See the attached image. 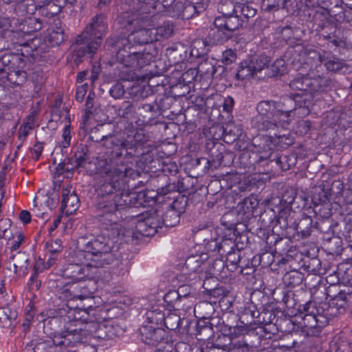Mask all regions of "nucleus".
Returning a JSON list of instances; mask_svg holds the SVG:
<instances>
[{"instance_id": "51", "label": "nucleus", "mask_w": 352, "mask_h": 352, "mask_svg": "<svg viewBox=\"0 0 352 352\" xmlns=\"http://www.w3.org/2000/svg\"><path fill=\"white\" fill-rule=\"evenodd\" d=\"M235 243L230 239H223L216 247L221 254H228L236 250Z\"/></svg>"}, {"instance_id": "49", "label": "nucleus", "mask_w": 352, "mask_h": 352, "mask_svg": "<svg viewBox=\"0 0 352 352\" xmlns=\"http://www.w3.org/2000/svg\"><path fill=\"white\" fill-rule=\"evenodd\" d=\"M135 112V107L129 101H124L116 109V113L119 117L129 118Z\"/></svg>"}, {"instance_id": "33", "label": "nucleus", "mask_w": 352, "mask_h": 352, "mask_svg": "<svg viewBox=\"0 0 352 352\" xmlns=\"http://www.w3.org/2000/svg\"><path fill=\"white\" fill-rule=\"evenodd\" d=\"M287 65L283 58L276 59L270 67H266L265 74L267 76L272 78L278 76H283L287 72Z\"/></svg>"}, {"instance_id": "21", "label": "nucleus", "mask_w": 352, "mask_h": 352, "mask_svg": "<svg viewBox=\"0 0 352 352\" xmlns=\"http://www.w3.org/2000/svg\"><path fill=\"white\" fill-rule=\"evenodd\" d=\"M321 36L324 40L328 41L336 47H340L344 44L342 38L340 36V32L333 24L327 23L324 25L321 30Z\"/></svg>"}, {"instance_id": "14", "label": "nucleus", "mask_w": 352, "mask_h": 352, "mask_svg": "<svg viewBox=\"0 0 352 352\" xmlns=\"http://www.w3.org/2000/svg\"><path fill=\"white\" fill-rule=\"evenodd\" d=\"M318 58L329 72L344 74L352 70L351 66L346 65L342 60L329 53L324 52L322 54H319Z\"/></svg>"}, {"instance_id": "20", "label": "nucleus", "mask_w": 352, "mask_h": 352, "mask_svg": "<svg viewBox=\"0 0 352 352\" xmlns=\"http://www.w3.org/2000/svg\"><path fill=\"white\" fill-rule=\"evenodd\" d=\"M9 263L13 264L14 272L19 274H26L30 264L28 254L24 252L12 253L9 258Z\"/></svg>"}, {"instance_id": "16", "label": "nucleus", "mask_w": 352, "mask_h": 352, "mask_svg": "<svg viewBox=\"0 0 352 352\" xmlns=\"http://www.w3.org/2000/svg\"><path fill=\"white\" fill-rule=\"evenodd\" d=\"M98 271L94 270V267L90 265V263L86 264L85 267L77 264H69L65 270V274L75 280H81L84 276L89 279H94L98 276Z\"/></svg>"}, {"instance_id": "58", "label": "nucleus", "mask_w": 352, "mask_h": 352, "mask_svg": "<svg viewBox=\"0 0 352 352\" xmlns=\"http://www.w3.org/2000/svg\"><path fill=\"white\" fill-rule=\"evenodd\" d=\"M25 23L27 25V32H36L42 28V22L40 19L30 17L25 21Z\"/></svg>"}, {"instance_id": "7", "label": "nucleus", "mask_w": 352, "mask_h": 352, "mask_svg": "<svg viewBox=\"0 0 352 352\" xmlns=\"http://www.w3.org/2000/svg\"><path fill=\"white\" fill-rule=\"evenodd\" d=\"M95 311L90 306L89 309H82V314L80 318L85 322V329L87 331L86 344L94 346L98 342L113 340L123 333V329L113 322H101L92 320L89 318V311Z\"/></svg>"}, {"instance_id": "50", "label": "nucleus", "mask_w": 352, "mask_h": 352, "mask_svg": "<svg viewBox=\"0 0 352 352\" xmlns=\"http://www.w3.org/2000/svg\"><path fill=\"white\" fill-rule=\"evenodd\" d=\"M55 344L59 346L60 350H67L65 345L56 343V335H55L52 340H46L44 342H38L34 348V352H47L50 347Z\"/></svg>"}, {"instance_id": "27", "label": "nucleus", "mask_w": 352, "mask_h": 352, "mask_svg": "<svg viewBox=\"0 0 352 352\" xmlns=\"http://www.w3.org/2000/svg\"><path fill=\"white\" fill-rule=\"evenodd\" d=\"M160 221L161 227L164 226L166 227H173L177 225L180 220V214L177 211L168 208L163 213L159 211Z\"/></svg>"}, {"instance_id": "45", "label": "nucleus", "mask_w": 352, "mask_h": 352, "mask_svg": "<svg viewBox=\"0 0 352 352\" xmlns=\"http://www.w3.org/2000/svg\"><path fill=\"white\" fill-rule=\"evenodd\" d=\"M153 31L157 41L163 38L170 37L173 33V25L169 23H164L157 28H153Z\"/></svg>"}, {"instance_id": "1", "label": "nucleus", "mask_w": 352, "mask_h": 352, "mask_svg": "<svg viewBox=\"0 0 352 352\" xmlns=\"http://www.w3.org/2000/svg\"><path fill=\"white\" fill-rule=\"evenodd\" d=\"M96 173L104 178L100 185L95 206L98 221L109 230L118 229L120 210L135 204V192H129L131 179L140 176L138 170L129 166L128 160L104 153L96 158Z\"/></svg>"}, {"instance_id": "30", "label": "nucleus", "mask_w": 352, "mask_h": 352, "mask_svg": "<svg viewBox=\"0 0 352 352\" xmlns=\"http://www.w3.org/2000/svg\"><path fill=\"white\" fill-rule=\"evenodd\" d=\"M110 126L109 124H98L93 129H91L89 138L94 142H99L102 146L104 140L107 138L109 132L108 128Z\"/></svg>"}, {"instance_id": "10", "label": "nucleus", "mask_w": 352, "mask_h": 352, "mask_svg": "<svg viewBox=\"0 0 352 352\" xmlns=\"http://www.w3.org/2000/svg\"><path fill=\"white\" fill-rule=\"evenodd\" d=\"M224 7H220L219 10L222 15L217 16L214 21L215 28L224 30L231 36L232 33L242 26L243 19L239 18L232 12H226Z\"/></svg>"}, {"instance_id": "60", "label": "nucleus", "mask_w": 352, "mask_h": 352, "mask_svg": "<svg viewBox=\"0 0 352 352\" xmlns=\"http://www.w3.org/2000/svg\"><path fill=\"white\" fill-rule=\"evenodd\" d=\"M70 124L66 125L62 133V140L59 142L60 146L63 148H67L70 145L72 135H71Z\"/></svg>"}, {"instance_id": "25", "label": "nucleus", "mask_w": 352, "mask_h": 352, "mask_svg": "<svg viewBox=\"0 0 352 352\" xmlns=\"http://www.w3.org/2000/svg\"><path fill=\"white\" fill-rule=\"evenodd\" d=\"M313 220L309 216H305L299 221L294 225L296 234L301 239H306L311 235L312 232Z\"/></svg>"}, {"instance_id": "22", "label": "nucleus", "mask_w": 352, "mask_h": 352, "mask_svg": "<svg viewBox=\"0 0 352 352\" xmlns=\"http://www.w3.org/2000/svg\"><path fill=\"white\" fill-rule=\"evenodd\" d=\"M0 63L3 67H7V71L16 67H23L25 65V60L21 54L6 53L0 59Z\"/></svg>"}, {"instance_id": "56", "label": "nucleus", "mask_w": 352, "mask_h": 352, "mask_svg": "<svg viewBox=\"0 0 352 352\" xmlns=\"http://www.w3.org/2000/svg\"><path fill=\"white\" fill-rule=\"evenodd\" d=\"M180 318L175 314H168L163 320L164 325L168 329L174 330L179 327Z\"/></svg>"}, {"instance_id": "53", "label": "nucleus", "mask_w": 352, "mask_h": 352, "mask_svg": "<svg viewBox=\"0 0 352 352\" xmlns=\"http://www.w3.org/2000/svg\"><path fill=\"white\" fill-rule=\"evenodd\" d=\"M129 40L127 38H123L120 36H113L110 37L107 39V43L109 47H111L118 50V54L119 52H122L123 50L121 49L122 46H124V49H125L126 44H128Z\"/></svg>"}, {"instance_id": "55", "label": "nucleus", "mask_w": 352, "mask_h": 352, "mask_svg": "<svg viewBox=\"0 0 352 352\" xmlns=\"http://www.w3.org/2000/svg\"><path fill=\"white\" fill-rule=\"evenodd\" d=\"M290 243L287 239L276 238L274 243L275 252L280 255L287 254L289 250Z\"/></svg>"}, {"instance_id": "59", "label": "nucleus", "mask_w": 352, "mask_h": 352, "mask_svg": "<svg viewBox=\"0 0 352 352\" xmlns=\"http://www.w3.org/2000/svg\"><path fill=\"white\" fill-rule=\"evenodd\" d=\"M95 94L94 92H89L86 100V109L85 115L87 118H89L96 110L95 108Z\"/></svg>"}, {"instance_id": "9", "label": "nucleus", "mask_w": 352, "mask_h": 352, "mask_svg": "<svg viewBox=\"0 0 352 352\" xmlns=\"http://www.w3.org/2000/svg\"><path fill=\"white\" fill-rule=\"evenodd\" d=\"M159 210H151L147 217L143 219L138 220L136 223V232L143 236H153L160 228Z\"/></svg>"}, {"instance_id": "46", "label": "nucleus", "mask_w": 352, "mask_h": 352, "mask_svg": "<svg viewBox=\"0 0 352 352\" xmlns=\"http://www.w3.org/2000/svg\"><path fill=\"white\" fill-rule=\"evenodd\" d=\"M283 280L287 286L294 287L302 282V274L298 271H291L284 275Z\"/></svg>"}, {"instance_id": "26", "label": "nucleus", "mask_w": 352, "mask_h": 352, "mask_svg": "<svg viewBox=\"0 0 352 352\" xmlns=\"http://www.w3.org/2000/svg\"><path fill=\"white\" fill-rule=\"evenodd\" d=\"M138 113L142 118V122L144 124H151L152 122L157 116V111L155 104H143L138 109Z\"/></svg>"}, {"instance_id": "34", "label": "nucleus", "mask_w": 352, "mask_h": 352, "mask_svg": "<svg viewBox=\"0 0 352 352\" xmlns=\"http://www.w3.org/2000/svg\"><path fill=\"white\" fill-rule=\"evenodd\" d=\"M258 205V201L257 198L254 196L247 197L238 204V212L243 214H252Z\"/></svg>"}, {"instance_id": "4", "label": "nucleus", "mask_w": 352, "mask_h": 352, "mask_svg": "<svg viewBox=\"0 0 352 352\" xmlns=\"http://www.w3.org/2000/svg\"><path fill=\"white\" fill-rule=\"evenodd\" d=\"M256 111L257 128L259 131L285 129L294 119V116H291V109L283 108L280 102L272 100L259 102L256 105Z\"/></svg>"}, {"instance_id": "23", "label": "nucleus", "mask_w": 352, "mask_h": 352, "mask_svg": "<svg viewBox=\"0 0 352 352\" xmlns=\"http://www.w3.org/2000/svg\"><path fill=\"white\" fill-rule=\"evenodd\" d=\"M60 0H41L39 13L47 18H51L61 12L62 6L58 4Z\"/></svg>"}, {"instance_id": "11", "label": "nucleus", "mask_w": 352, "mask_h": 352, "mask_svg": "<svg viewBox=\"0 0 352 352\" xmlns=\"http://www.w3.org/2000/svg\"><path fill=\"white\" fill-rule=\"evenodd\" d=\"M139 331L140 339L146 344L155 346L168 341L167 333L162 327L144 324Z\"/></svg>"}, {"instance_id": "38", "label": "nucleus", "mask_w": 352, "mask_h": 352, "mask_svg": "<svg viewBox=\"0 0 352 352\" xmlns=\"http://www.w3.org/2000/svg\"><path fill=\"white\" fill-rule=\"evenodd\" d=\"M279 129H280L275 131H269L270 138L274 139V141L282 148H287L293 144L294 141V138L289 133L281 134Z\"/></svg>"}, {"instance_id": "64", "label": "nucleus", "mask_w": 352, "mask_h": 352, "mask_svg": "<svg viewBox=\"0 0 352 352\" xmlns=\"http://www.w3.org/2000/svg\"><path fill=\"white\" fill-rule=\"evenodd\" d=\"M43 150V143L40 142H36L31 148L32 157L35 160H38Z\"/></svg>"}, {"instance_id": "44", "label": "nucleus", "mask_w": 352, "mask_h": 352, "mask_svg": "<svg viewBox=\"0 0 352 352\" xmlns=\"http://www.w3.org/2000/svg\"><path fill=\"white\" fill-rule=\"evenodd\" d=\"M214 309L212 305L208 301H201L196 304L195 313L197 314L200 318L208 319L214 313Z\"/></svg>"}, {"instance_id": "36", "label": "nucleus", "mask_w": 352, "mask_h": 352, "mask_svg": "<svg viewBox=\"0 0 352 352\" xmlns=\"http://www.w3.org/2000/svg\"><path fill=\"white\" fill-rule=\"evenodd\" d=\"M226 265L229 270L232 272L235 271L237 268H239L240 265L243 263H245L246 260H243L241 252L239 249H236L232 251L231 253L226 255Z\"/></svg>"}, {"instance_id": "31", "label": "nucleus", "mask_w": 352, "mask_h": 352, "mask_svg": "<svg viewBox=\"0 0 352 352\" xmlns=\"http://www.w3.org/2000/svg\"><path fill=\"white\" fill-rule=\"evenodd\" d=\"M16 67L9 71H6L4 78H6L10 84L14 85H22L26 80L27 74L25 71Z\"/></svg>"}, {"instance_id": "2", "label": "nucleus", "mask_w": 352, "mask_h": 352, "mask_svg": "<svg viewBox=\"0 0 352 352\" xmlns=\"http://www.w3.org/2000/svg\"><path fill=\"white\" fill-rule=\"evenodd\" d=\"M289 87L294 91L287 96L286 102H295V107L302 108V114L309 113V106L316 94L326 92L333 87L332 79L328 76L318 75H296L289 82Z\"/></svg>"}, {"instance_id": "42", "label": "nucleus", "mask_w": 352, "mask_h": 352, "mask_svg": "<svg viewBox=\"0 0 352 352\" xmlns=\"http://www.w3.org/2000/svg\"><path fill=\"white\" fill-rule=\"evenodd\" d=\"M254 76V74L249 58H248L241 62L236 74V78L243 80L248 79Z\"/></svg>"}, {"instance_id": "37", "label": "nucleus", "mask_w": 352, "mask_h": 352, "mask_svg": "<svg viewBox=\"0 0 352 352\" xmlns=\"http://www.w3.org/2000/svg\"><path fill=\"white\" fill-rule=\"evenodd\" d=\"M17 314L8 307H0V327L8 328L16 320Z\"/></svg>"}, {"instance_id": "8", "label": "nucleus", "mask_w": 352, "mask_h": 352, "mask_svg": "<svg viewBox=\"0 0 352 352\" xmlns=\"http://www.w3.org/2000/svg\"><path fill=\"white\" fill-rule=\"evenodd\" d=\"M85 329V322L82 323L76 319L70 320L64 326L63 331L56 335V343L65 345L67 349L86 344L87 331Z\"/></svg>"}, {"instance_id": "57", "label": "nucleus", "mask_w": 352, "mask_h": 352, "mask_svg": "<svg viewBox=\"0 0 352 352\" xmlns=\"http://www.w3.org/2000/svg\"><path fill=\"white\" fill-rule=\"evenodd\" d=\"M304 327L307 329H317L316 313L312 310L310 314H306L302 317Z\"/></svg>"}, {"instance_id": "28", "label": "nucleus", "mask_w": 352, "mask_h": 352, "mask_svg": "<svg viewBox=\"0 0 352 352\" xmlns=\"http://www.w3.org/2000/svg\"><path fill=\"white\" fill-rule=\"evenodd\" d=\"M228 6H230L234 14L239 15V17H243L246 20L254 17L256 14V9L245 3H237L234 4L233 3H229Z\"/></svg>"}, {"instance_id": "17", "label": "nucleus", "mask_w": 352, "mask_h": 352, "mask_svg": "<svg viewBox=\"0 0 352 352\" xmlns=\"http://www.w3.org/2000/svg\"><path fill=\"white\" fill-rule=\"evenodd\" d=\"M153 28H140L135 29L128 35L129 43L138 45H146L156 41Z\"/></svg>"}, {"instance_id": "48", "label": "nucleus", "mask_w": 352, "mask_h": 352, "mask_svg": "<svg viewBox=\"0 0 352 352\" xmlns=\"http://www.w3.org/2000/svg\"><path fill=\"white\" fill-rule=\"evenodd\" d=\"M188 197L181 193L178 192L177 197L174 198L170 208L177 211L179 214L184 212L186 207L188 204Z\"/></svg>"}, {"instance_id": "32", "label": "nucleus", "mask_w": 352, "mask_h": 352, "mask_svg": "<svg viewBox=\"0 0 352 352\" xmlns=\"http://www.w3.org/2000/svg\"><path fill=\"white\" fill-rule=\"evenodd\" d=\"M89 148L87 145L80 144L78 146L77 150L73 159L76 167H84L89 162Z\"/></svg>"}, {"instance_id": "43", "label": "nucleus", "mask_w": 352, "mask_h": 352, "mask_svg": "<svg viewBox=\"0 0 352 352\" xmlns=\"http://www.w3.org/2000/svg\"><path fill=\"white\" fill-rule=\"evenodd\" d=\"M195 7L192 5H188L187 6H184V3L180 1H177L170 6V8L167 10V12L169 15L173 17L179 16L182 14V16H185L184 12H195Z\"/></svg>"}, {"instance_id": "18", "label": "nucleus", "mask_w": 352, "mask_h": 352, "mask_svg": "<svg viewBox=\"0 0 352 352\" xmlns=\"http://www.w3.org/2000/svg\"><path fill=\"white\" fill-rule=\"evenodd\" d=\"M159 0H126V5L129 7V10L133 14L137 16L147 14L151 8H154L155 3Z\"/></svg>"}, {"instance_id": "24", "label": "nucleus", "mask_w": 352, "mask_h": 352, "mask_svg": "<svg viewBox=\"0 0 352 352\" xmlns=\"http://www.w3.org/2000/svg\"><path fill=\"white\" fill-rule=\"evenodd\" d=\"M351 293L349 292L340 291L331 300L330 303V309L333 310L336 308L337 311L335 313H331L332 315H336L338 313L341 314L344 311L345 307L349 301Z\"/></svg>"}, {"instance_id": "12", "label": "nucleus", "mask_w": 352, "mask_h": 352, "mask_svg": "<svg viewBox=\"0 0 352 352\" xmlns=\"http://www.w3.org/2000/svg\"><path fill=\"white\" fill-rule=\"evenodd\" d=\"M96 283L89 280V282L77 280V282L72 283L67 285L66 290L69 293L71 299L84 300L93 297L95 292Z\"/></svg>"}, {"instance_id": "35", "label": "nucleus", "mask_w": 352, "mask_h": 352, "mask_svg": "<svg viewBox=\"0 0 352 352\" xmlns=\"http://www.w3.org/2000/svg\"><path fill=\"white\" fill-rule=\"evenodd\" d=\"M232 37L226 30L220 28L210 30L208 41L212 45H222Z\"/></svg>"}, {"instance_id": "61", "label": "nucleus", "mask_w": 352, "mask_h": 352, "mask_svg": "<svg viewBox=\"0 0 352 352\" xmlns=\"http://www.w3.org/2000/svg\"><path fill=\"white\" fill-rule=\"evenodd\" d=\"M236 60V52L232 50L228 49L222 53L221 61L225 65H230Z\"/></svg>"}, {"instance_id": "47", "label": "nucleus", "mask_w": 352, "mask_h": 352, "mask_svg": "<svg viewBox=\"0 0 352 352\" xmlns=\"http://www.w3.org/2000/svg\"><path fill=\"white\" fill-rule=\"evenodd\" d=\"M147 322L145 324H152V326L159 327L162 324L164 319V314L157 309L150 310L146 312Z\"/></svg>"}, {"instance_id": "52", "label": "nucleus", "mask_w": 352, "mask_h": 352, "mask_svg": "<svg viewBox=\"0 0 352 352\" xmlns=\"http://www.w3.org/2000/svg\"><path fill=\"white\" fill-rule=\"evenodd\" d=\"M202 261L198 256H191L186 260L184 267L190 272H197L200 270Z\"/></svg>"}, {"instance_id": "62", "label": "nucleus", "mask_w": 352, "mask_h": 352, "mask_svg": "<svg viewBox=\"0 0 352 352\" xmlns=\"http://www.w3.org/2000/svg\"><path fill=\"white\" fill-rule=\"evenodd\" d=\"M125 93L124 85L120 82L114 84L109 90L110 95L115 99H119L123 96Z\"/></svg>"}, {"instance_id": "6", "label": "nucleus", "mask_w": 352, "mask_h": 352, "mask_svg": "<svg viewBox=\"0 0 352 352\" xmlns=\"http://www.w3.org/2000/svg\"><path fill=\"white\" fill-rule=\"evenodd\" d=\"M111 244L110 239L103 236H98L89 241L85 237H80L77 243L78 248L85 252V258L90 261V265L95 271L113 261Z\"/></svg>"}, {"instance_id": "5", "label": "nucleus", "mask_w": 352, "mask_h": 352, "mask_svg": "<svg viewBox=\"0 0 352 352\" xmlns=\"http://www.w3.org/2000/svg\"><path fill=\"white\" fill-rule=\"evenodd\" d=\"M142 139V133L137 132L132 140H128L124 138L122 133L113 129L112 132H108L102 146L109 150L106 153L129 160L144 154Z\"/></svg>"}, {"instance_id": "40", "label": "nucleus", "mask_w": 352, "mask_h": 352, "mask_svg": "<svg viewBox=\"0 0 352 352\" xmlns=\"http://www.w3.org/2000/svg\"><path fill=\"white\" fill-rule=\"evenodd\" d=\"M187 285H182L177 291L172 290L166 293L164 297V300L170 307L175 309L176 306H179V302L182 298V292L184 289H187Z\"/></svg>"}, {"instance_id": "15", "label": "nucleus", "mask_w": 352, "mask_h": 352, "mask_svg": "<svg viewBox=\"0 0 352 352\" xmlns=\"http://www.w3.org/2000/svg\"><path fill=\"white\" fill-rule=\"evenodd\" d=\"M80 206V200L72 186L63 188L62 190L61 209L67 214H72Z\"/></svg>"}, {"instance_id": "29", "label": "nucleus", "mask_w": 352, "mask_h": 352, "mask_svg": "<svg viewBox=\"0 0 352 352\" xmlns=\"http://www.w3.org/2000/svg\"><path fill=\"white\" fill-rule=\"evenodd\" d=\"M59 24L60 21L55 23V27L50 31L46 37L47 42L52 46L59 45L65 40L64 30L58 26Z\"/></svg>"}, {"instance_id": "13", "label": "nucleus", "mask_w": 352, "mask_h": 352, "mask_svg": "<svg viewBox=\"0 0 352 352\" xmlns=\"http://www.w3.org/2000/svg\"><path fill=\"white\" fill-rule=\"evenodd\" d=\"M119 56L126 67L138 69L148 65L153 58L150 52H127L125 49H123L122 52H119Z\"/></svg>"}, {"instance_id": "63", "label": "nucleus", "mask_w": 352, "mask_h": 352, "mask_svg": "<svg viewBox=\"0 0 352 352\" xmlns=\"http://www.w3.org/2000/svg\"><path fill=\"white\" fill-rule=\"evenodd\" d=\"M336 19L341 23H349L352 20V10L346 9L336 14Z\"/></svg>"}, {"instance_id": "41", "label": "nucleus", "mask_w": 352, "mask_h": 352, "mask_svg": "<svg viewBox=\"0 0 352 352\" xmlns=\"http://www.w3.org/2000/svg\"><path fill=\"white\" fill-rule=\"evenodd\" d=\"M168 180L169 178L166 175H163L157 179V183L160 182L163 183L165 182V186H155L157 187V195L158 196H165L172 192H177V186L173 183H168Z\"/></svg>"}, {"instance_id": "19", "label": "nucleus", "mask_w": 352, "mask_h": 352, "mask_svg": "<svg viewBox=\"0 0 352 352\" xmlns=\"http://www.w3.org/2000/svg\"><path fill=\"white\" fill-rule=\"evenodd\" d=\"M175 0H159L156 3L155 6L154 8H151V10H156L157 8L159 5H161L163 8L166 9L167 11L170 6L174 3ZM150 11L147 14L140 15L138 17V19H137V16L132 14L131 10H129V7L128 6L127 10L126 12V15L124 16V18L126 19V22L129 25H133L135 24L139 25L141 22L144 23L145 21H148V14L151 12Z\"/></svg>"}, {"instance_id": "54", "label": "nucleus", "mask_w": 352, "mask_h": 352, "mask_svg": "<svg viewBox=\"0 0 352 352\" xmlns=\"http://www.w3.org/2000/svg\"><path fill=\"white\" fill-rule=\"evenodd\" d=\"M224 327L222 329L228 334L237 337L240 335L244 334L247 331V328L244 325L231 324L226 323L223 321Z\"/></svg>"}, {"instance_id": "39", "label": "nucleus", "mask_w": 352, "mask_h": 352, "mask_svg": "<svg viewBox=\"0 0 352 352\" xmlns=\"http://www.w3.org/2000/svg\"><path fill=\"white\" fill-rule=\"evenodd\" d=\"M248 58L251 63V66L254 75L261 72L263 69H266L270 63L269 57L263 54L259 56H252L248 57Z\"/></svg>"}, {"instance_id": "3", "label": "nucleus", "mask_w": 352, "mask_h": 352, "mask_svg": "<svg viewBox=\"0 0 352 352\" xmlns=\"http://www.w3.org/2000/svg\"><path fill=\"white\" fill-rule=\"evenodd\" d=\"M108 23L103 14L91 18L83 32L76 38L74 46L75 62H80L85 56L91 58L96 52L105 36Z\"/></svg>"}]
</instances>
